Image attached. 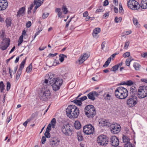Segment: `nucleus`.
Returning a JSON list of instances; mask_svg holds the SVG:
<instances>
[{
  "instance_id": "nucleus-51",
  "label": "nucleus",
  "mask_w": 147,
  "mask_h": 147,
  "mask_svg": "<svg viewBox=\"0 0 147 147\" xmlns=\"http://www.w3.org/2000/svg\"><path fill=\"white\" fill-rule=\"evenodd\" d=\"M11 86V85L10 83L9 82H7V91L9 90Z\"/></svg>"
},
{
  "instance_id": "nucleus-50",
  "label": "nucleus",
  "mask_w": 147,
  "mask_h": 147,
  "mask_svg": "<svg viewBox=\"0 0 147 147\" xmlns=\"http://www.w3.org/2000/svg\"><path fill=\"white\" fill-rule=\"evenodd\" d=\"M134 83L131 80H129L126 81V85L127 86H131L133 85Z\"/></svg>"
},
{
  "instance_id": "nucleus-7",
  "label": "nucleus",
  "mask_w": 147,
  "mask_h": 147,
  "mask_svg": "<svg viewBox=\"0 0 147 147\" xmlns=\"http://www.w3.org/2000/svg\"><path fill=\"white\" fill-rule=\"evenodd\" d=\"M61 131L65 135L68 136L71 134L73 129L71 126L69 124L67 123L62 127Z\"/></svg>"
},
{
  "instance_id": "nucleus-1",
  "label": "nucleus",
  "mask_w": 147,
  "mask_h": 147,
  "mask_svg": "<svg viewBox=\"0 0 147 147\" xmlns=\"http://www.w3.org/2000/svg\"><path fill=\"white\" fill-rule=\"evenodd\" d=\"M38 96L43 101H46L49 99L51 95L50 91L48 88L43 85L38 90Z\"/></svg>"
},
{
  "instance_id": "nucleus-54",
  "label": "nucleus",
  "mask_w": 147,
  "mask_h": 147,
  "mask_svg": "<svg viewBox=\"0 0 147 147\" xmlns=\"http://www.w3.org/2000/svg\"><path fill=\"white\" fill-rule=\"evenodd\" d=\"M129 41H127L125 43V45H124V48L125 49H127L128 48V47L129 45Z\"/></svg>"
},
{
  "instance_id": "nucleus-20",
  "label": "nucleus",
  "mask_w": 147,
  "mask_h": 147,
  "mask_svg": "<svg viewBox=\"0 0 147 147\" xmlns=\"http://www.w3.org/2000/svg\"><path fill=\"white\" fill-rule=\"evenodd\" d=\"M25 10V7H22L20 9L19 11L17 12V17H19L21 16H23Z\"/></svg>"
},
{
  "instance_id": "nucleus-21",
  "label": "nucleus",
  "mask_w": 147,
  "mask_h": 147,
  "mask_svg": "<svg viewBox=\"0 0 147 147\" xmlns=\"http://www.w3.org/2000/svg\"><path fill=\"white\" fill-rule=\"evenodd\" d=\"M88 56L87 54L86 53L84 54L83 56L82 57V58L80 59H79L78 61L79 64L80 65L83 63L88 58Z\"/></svg>"
},
{
  "instance_id": "nucleus-38",
  "label": "nucleus",
  "mask_w": 147,
  "mask_h": 147,
  "mask_svg": "<svg viewBox=\"0 0 147 147\" xmlns=\"http://www.w3.org/2000/svg\"><path fill=\"white\" fill-rule=\"evenodd\" d=\"M72 102H74L76 105L80 106L82 104V102L80 99L78 100H74Z\"/></svg>"
},
{
  "instance_id": "nucleus-4",
  "label": "nucleus",
  "mask_w": 147,
  "mask_h": 147,
  "mask_svg": "<svg viewBox=\"0 0 147 147\" xmlns=\"http://www.w3.org/2000/svg\"><path fill=\"white\" fill-rule=\"evenodd\" d=\"M63 82V80L58 77L53 78L50 84H52V86L53 90L56 91L60 89Z\"/></svg>"
},
{
  "instance_id": "nucleus-37",
  "label": "nucleus",
  "mask_w": 147,
  "mask_h": 147,
  "mask_svg": "<svg viewBox=\"0 0 147 147\" xmlns=\"http://www.w3.org/2000/svg\"><path fill=\"white\" fill-rule=\"evenodd\" d=\"M61 9L64 14H66L68 11L67 8L65 6H63L61 7Z\"/></svg>"
},
{
  "instance_id": "nucleus-46",
  "label": "nucleus",
  "mask_w": 147,
  "mask_h": 147,
  "mask_svg": "<svg viewBox=\"0 0 147 147\" xmlns=\"http://www.w3.org/2000/svg\"><path fill=\"white\" fill-rule=\"evenodd\" d=\"M125 147H134V145H133L131 143H127L125 144Z\"/></svg>"
},
{
  "instance_id": "nucleus-10",
  "label": "nucleus",
  "mask_w": 147,
  "mask_h": 147,
  "mask_svg": "<svg viewBox=\"0 0 147 147\" xmlns=\"http://www.w3.org/2000/svg\"><path fill=\"white\" fill-rule=\"evenodd\" d=\"M94 128L91 124L84 126L83 128V132L86 135H90L93 133Z\"/></svg>"
},
{
  "instance_id": "nucleus-48",
  "label": "nucleus",
  "mask_w": 147,
  "mask_h": 147,
  "mask_svg": "<svg viewBox=\"0 0 147 147\" xmlns=\"http://www.w3.org/2000/svg\"><path fill=\"white\" fill-rule=\"evenodd\" d=\"M43 0H37V8L43 3Z\"/></svg>"
},
{
  "instance_id": "nucleus-5",
  "label": "nucleus",
  "mask_w": 147,
  "mask_h": 147,
  "mask_svg": "<svg viewBox=\"0 0 147 147\" xmlns=\"http://www.w3.org/2000/svg\"><path fill=\"white\" fill-rule=\"evenodd\" d=\"M85 115L88 117H93L96 114V110L93 105H88L84 108Z\"/></svg>"
},
{
  "instance_id": "nucleus-19",
  "label": "nucleus",
  "mask_w": 147,
  "mask_h": 147,
  "mask_svg": "<svg viewBox=\"0 0 147 147\" xmlns=\"http://www.w3.org/2000/svg\"><path fill=\"white\" fill-rule=\"evenodd\" d=\"M99 123L100 125L102 126H107L109 127L111 123L109 122V120L105 119H102L99 122Z\"/></svg>"
},
{
  "instance_id": "nucleus-35",
  "label": "nucleus",
  "mask_w": 147,
  "mask_h": 147,
  "mask_svg": "<svg viewBox=\"0 0 147 147\" xmlns=\"http://www.w3.org/2000/svg\"><path fill=\"white\" fill-rule=\"evenodd\" d=\"M111 57H109L107 60L105 62V64L103 65L104 67H106L108 66L109 65V63L111 62Z\"/></svg>"
},
{
  "instance_id": "nucleus-27",
  "label": "nucleus",
  "mask_w": 147,
  "mask_h": 147,
  "mask_svg": "<svg viewBox=\"0 0 147 147\" xmlns=\"http://www.w3.org/2000/svg\"><path fill=\"white\" fill-rule=\"evenodd\" d=\"M55 12L57 13L58 17L61 18V16L62 14V12L61 9L59 8H56L55 9Z\"/></svg>"
},
{
  "instance_id": "nucleus-23",
  "label": "nucleus",
  "mask_w": 147,
  "mask_h": 147,
  "mask_svg": "<svg viewBox=\"0 0 147 147\" xmlns=\"http://www.w3.org/2000/svg\"><path fill=\"white\" fill-rule=\"evenodd\" d=\"M140 7L143 9H147V0H142L141 3Z\"/></svg>"
},
{
  "instance_id": "nucleus-3",
  "label": "nucleus",
  "mask_w": 147,
  "mask_h": 147,
  "mask_svg": "<svg viewBox=\"0 0 147 147\" xmlns=\"http://www.w3.org/2000/svg\"><path fill=\"white\" fill-rule=\"evenodd\" d=\"M115 96L120 99H125L128 96V91L125 88L122 87H119L115 92Z\"/></svg>"
},
{
  "instance_id": "nucleus-44",
  "label": "nucleus",
  "mask_w": 147,
  "mask_h": 147,
  "mask_svg": "<svg viewBox=\"0 0 147 147\" xmlns=\"http://www.w3.org/2000/svg\"><path fill=\"white\" fill-rule=\"evenodd\" d=\"M49 132L50 131H46L45 133V136L47 138H49L51 137V135Z\"/></svg>"
},
{
  "instance_id": "nucleus-64",
  "label": "nucleus",
  "mask_w": 147,
  "mask_h": 147,
  "mask_svg": "<svg viewBox=\"0 0 147 147\" xmlns=\"http://www.w3.org/2000/svg\"><path fill=\"white\" fill-rule=\"evenodd\" d=\"M106 42H103L101 44V49L102 50L104 49V48L105 47Z\"/></svg>"
},
{
  "instance_id": "nucleus-29",
  "label": "nucleus",
  "mask_w": 147,
  "mask_h": 147,
  "mask_svg": "<svg viewBox=\"0 0 147 147\" xmlns=\"http://www.w3.org/2000/svg\"><path fill=\"white\" fill-rule=\"evenodd\" d=\"M77 137L79 141H82L83 139V136L80 132H78L77 133Z\"/></svg>"
},
{
  "instance_id": "nucleus-22",
  "label": "nucleus",
  "mask_w": 147,
  "mask_h": 147,
  "mask_svg": "<svg viewBox=\"0 0 147 147\" xmlns=\"http://www.w3.org/2000/svg\"><path fill=\"white\" fill-rule=\"evenodd\" d=\"M3 41L2 42V44L3 45H6V46L8 45L9 44V46L10 44V40L9 38H5L3 39H2Z\"/></svg>"
},
{
  "instance_id": "nucleus-41",
  "label": "nucleus",
  "mask_w": 147,
  "mask_h": 147,
  "mask_svg": "<svg viewBox=\"0 0 147 147\" xmlns=\"http://www.w3.org/2000/svg\"><path fill=\"white\" fill-rule=\"evenodd\" d=\"M32 69V65L31 64H30L27 67L26 71L27 73H29L31 71Z\"/></svg>"
},
{
  "instance_id": "nucleus-49",
  "label": "nucleus",
  "mask_w": 147,
  "mask_h": 147,
  "mask_svg": "<svg viewBox=\"0 0 147 147\" xmlns=\"http://www.w3.org/2000/svg\"><path fill=\"white\" fill-rule=\"evenodd\" d=\"M137 93L136 90L133 91H130V96H136L135 95Z\"/></svg>"
},
{
  "instance_id": "nucleus-2",
  "label": "nucleus",
  "mask_w": 147,
  "mask_h": 147,
  "mask_svg": "<svg viewBox=\"0 0 147 147\" xmlns=\"http://www.w3.org/2000/svg\"><path fill=\"white\" fill-rule=\"evenodd\" d=\"M66 115L71 119L77 118L79 114V109L75 105H70L66 109Z\"/></svg>"
},
{
  "instance_id": "nucleus-57",
  "label": "nucleus",
  "mask_w": 147,
  "mask_h": 147,
  "mask_svg": "<svg viewBox=\"0 0 147 147\" xmlns=\"http://www.w3.org/2000/svg\"><path fill=\"white\" fill-rule=\"evenodd\" d=\"M36 115V114L35 113H33L32 114L31 116L30 117V118L28 119H29L30 121L31 120H33L34 119V117H35Z\"/></svg>"
},
{
  "instance_id": "nucleus-17",
  "label": "nucleus",
  "mask_w": 147,
  "mask_h": 147,
  "mask_svg": "<svg viewBox=\"0 0 147 147\" xmlns=\"http://www.w3.org/2000/svg\"><path fill=\"white\" fill-rule=\"evenodd\" d=\"M35 5V8L34 9V13L36 12L37 9V0H34V2L30 5L29 7L28 8V14L31 13V10L32 9L33 7Z\"/></svg>"
},
{
  "instance_id": "nucleus-13",
  "label": "nucleus",
  "mask_w": 147,
  "mask_h": 147,
  "mask_svg": "<svg viewBox=\"0 0 147 147\" xmlns=\"http://www.w3.org/2000/svg\"><path fill=\"white\" fill-rule=\"evenodd\" d=\"M26 60V58L23 59L22 62L21 63L20 65V67L18 70L16 77V80H18L19 78L20 75L21 74L22 70L23 69L24 65L25 64Z\"/></svg>"
},
{
  "instance_id": "nucleus-34",
  "label": "nucleus",
  "mask_w": 147,
  "mask_h": 147,
  "mask_svg": "<svg viewBox=\"0 0 147 147\" xmlns=\"http://www.w3.org/2000/svg\"><path fill=\"white\" fill-rule=\"evenodd\" d=\"M67 57V56L64 54H60L59 55V60L61 62H62L63 61L64 58Z\"/></svg>"
},
{
  "instance_id": "nucleus-33",
  "label": "nucleus",
  "mask_w": 147,
  "mask_h": 147,
  "mask_svg": "<svg viewBox=\"0 0 147 147\" xmlns=\"http://www.w3.org/2000/svg\"><path fill=\"white\" fill-rule=\"evenodd\" d=\"M133 66L135 69L136 70H139L140 67V64L136 62H135L134 63Z\"/></svg>"
},
{
  "instance_id": "nucleus-14",
  "label": "nucleus",
  "mask_w": 147,
  "mask_h": 147,
  "mask_svg": "<svg viewBox=\"0 0 147 147\" xmlns=\"http://www.w3.org/2000/svg\"><path fill=\"white\" fill-rule=\"evenodd\" d=\"M49 142L52 145L57 147L59 145L60 140L56 137H53L50 139Z\"/></svg>"
},
{
  "instance_id": "nucleus-59",
  "label": "nucleus",
  "mask_w": 147,
  "mask_h": 147,
  "mask_svg": "<svg viewBox=\"0 0 147 147\" xmlns=\"http://www.w3.org/2000/svg\"><path fill=\"white\" fill-rule=\"evenodd\" d=\"M31 22L28 21L27 22L26 24V26L27 28H29L31 26Z\"/></svg>"
},
{
  "instance_id": "nucleus-28",
  "label": "nucleus",
  "mask_w": 147,
  "mask_h": 147,
  "mask_svg": "<svg viewBox=\"0 0 147 147\" xmlns=\"http://www.w3.org/2000/svg\"><path fill=\"white\" fill-rule=\"evenodd\" d=\"M5 22L6 23V26H7V28L10 26L11 24V20L9 18H7L5 21Z\"/></svg>"
},
{
  "instance_id": "nucleus-40",
  "label": "nucleus",
  "mask_w": 147,
  "mask_h": 147,
  "mask_svg": "<svg viewBox=\"0 0 147 147\" xmlns=\"http://www.w3.org/2000/svg\"><path fill=\"white\" fill-rule=\"evenodd\" d=\"M133 21L134 24L136 26L138 27V25H139V23L138 22V21L137 18H134L133 19Z\"/></svg>"
},
{
  "instance_id": "nucleus-18",
  "label": "nucleus",
  "mask_w": 147,
  "mask_h": 147,
  "mask_svg": "<svg viewBox=\"0 0 147 147\" xmlns=\"http://www.w3.org/2000/svg\"><path fill=\"white\" fill-rule=\"evenodd\" d=\"M101 31L100 28H97L94 30L92 33V36L93 37L96 39H97L98 37V34Z\"/></svg>"
},
{
  "instance_id": "nucleus-53",
  "label": "nucleus",
  "mask_w": 147,
  "mask_h": 147,
  "mask_svg": "<svg viewBox=\"0 0 147 147\" xmlns=\"http://www.w3.org/2000/svg\"><path fill=\"white\" fill-rule=\"evenodd\" d=\"M111 96L108 94H107L105 98L107 100H111Z\"/></svg>"
},
{
  "instance_id": "nucleus-43",
  "label": "nucleus",
  "mask_w": 147,
  "mask_h": 147,
  "mask_svg": "<svg viewBox=\"0 0 147 147\" xmlns=\"http://www.w3.org/2000/svg\"><path fill=\"white\" fill-rule=\"evenodd\" d=\"M23 36H21L19 38V40H18V46H20L22 43L23 41Z\"/></svg>"
},
{
  "instance_id": "nucleus-26",
  "label": "nucleus",
  "mask_w": 147,
  "mask_h": 147,
  "mask_svg": "<svg viewBox=\"0 0 147 147\" xmlns=\"http://www.w3.org/2000/svg\"><path fill=\"white\" fill-rule=\"evenodd\" d=\"M123 142L124 143H129L130 139L127 136L125 135H123L122 137Z\"/></svg>"
},
{
  "instance_id": "nucleus-31",
  "label": "nucleus",
  "mask_w": 147,
  "mask_h": 147,
  "mask_svg": "<svg viewBox=\"0 0 147 147\" xmlns=\"http://www.w3.org/2000/svg\"><path fill=\"white\" fill-rule=\"evenodd\" d=\"M48 75L49 76V77L48 79H49V82L50 84L51 83V82L52 81V79L53 78H55L54 77L55 75L54 74L51 73H49Z\"/></svg>"
},
{
  "instance_id": "nucleus-58",
  "label": "nucleus",
  "mask_w": 147,
  "mask_h": 147,
  "mask_svg": "<svg viewBox=\"0 0 147 147\" xmlns=\"http://www.w3.org/2000/svg\"><path fill=\"white\" fill-rule=\"evenodd\" d=\"M118 69V67L117 66V65H115L114 66H113L111 68V69H112L111 71H115L117 69Z\"/></svg>"
},
{
  "instance_id": "nucleus-11",
  "label": "nucleus",
  "mask_w": 147,
  "mask_h": 147,
  "mask_svg": "<svg viewBox=\"0 0 147 147\" xmlns=\"http://www.w3.org/2000/svg\"><path fill=\"white\" fill-rule=\"evenodd\" d=\"M109 126L110 129L112 133L117 134L120 130V125L116 123L111 124Z\"/></svg>"
},
{
  "instance_id": "nucleus-52",
  "label": "nucleus",
  "mask_w": 147,
  "mask_h": 147,
  "mask_svg": "<svg viewBox=\"0 0 147 147\" xmlns=\"http://www.w3.org/2000/svg\"><path fill=\"white\" fill-rule=\"evenodd\" d=\"M49 15V13H44L42 16V18L43 19L46 18L48 17Z\"/></svg>"
},
{
  "instance_id": "nucleus-6",
  "label": "nucleus",
  "mask_w": 147,
  "mask_h": 147,
  "mask_svg": "<svg viewBox=\"0 0 147 147\" xmlns=\"http://www.w3.org/2000/svg\"><path fill=\"white\" fill-rule=\"evenodd\" d=\"M138 97L141 98L147 96V86H140L138 92Z\"/></svg>"
},
{
  "instance_id": "nucleus-30",
  "label": "nucleus",
  "mask_w": 147,
  "mask_h": 147,
  "mask_svg": "<svg viewBox=\"0 0 147 147\" xmlns=\"http://www.w3.org/2000/svg\"><path fill=\"white\" fill-rule=\"evenodd\" d=\"M5 86L3 82L1 81L0 82V92H3L5 90Z\"/></svg>"
},
{
  "instance_id": "nucleus-56",
  "label": "nucleus",
  "mask_w": 147,
  "mask_h": 147,
  "mask_svg": "<svg viewBox=\"0 0 147 147\" xmlns=\"http://www.w3.org/2000/svg\"><path fill=\"white\" fill-rule=\"evenodd\" d=\"M51 125L50 123H49L46 129V131H50L51 129Z\"/></svg>"
},
{
  "instance_id": "nucleus-62",
  "label": "nucleus",
  "mask_w": 147,
  "mask_h": 147,
  "mask_svg": "<svg viewBox=\"0 0 147 147\" xmlns=\"http://www.w3.org/2000/svg\"><path fill=\"white\" fill-rule=\"evenodd\" d=\"M30 120L29 119H27V120L24 123L23 125L25 127L26 126L28 123L30 121Z\"/></svg>"
},
{
  "instance_id": "nucleus-39",
  "label": "nucleus",
  "mask_w": 147,
  "mask_h": 147,
  "mask_svg": "<svg viewBox=\"0 0 147 147\" xmlns=\"http://www.w3.org/2000/svg\"><path fill=\"white\" fill-rule=\"evenodd\" d=\"M9 46V44L7 46L1 44L0 45V48L1 50L3 51L6 49Z\"/></svg>"
},
{
  "instance_id": "nucleus-63",
  "label": "nucleus",
  "mask_w": 147,
  "mask_h": 147,
  "mask_svg": "<svg viewBox=\"0 0 147 147\" xmlns=\"http://www.w3.org/2000/svg\"><path fill=\"white\" fill-rule=\"evenodd\" d=\"M109 4V1L107 0L105 1L104 2L103 6H106L107 5Z\"/></svg>"
},
{
  "instance_id": "nucleus-60",
  "label": "nucleus",
  "mask_w": 147,
  "mask_h": 147,
  "mask_svg": "<svg viewBox=\"0 0 147 147\" xmlns=\"http://www.w3.org/2000/svg\"><path fill=\"white\" fill-rule=\"evenodd\" d=\"M57 54V53H55L54 54H52L50 53L49 55H48V57H53L56 56Z\"/></svg>"
},
{
  "instance_id": "nucleus-25",
  "label": "nucleus",
  "mask_w": 147,
  "mask_h": 147,
  "mask_svg": "<svg viewBox=\"0 0 147 147\" xmlns=\"http://www.w3.org/2000/svg\"><path fill=\"white\" fill-rule=\"evenodd\" d=\"M87 96L88 98L92 100H94L95 99V98L92 92H91L87 94Z\"/></svg>"
},
{
  "instance_id": "nucleus-9",
  "label": "nucleus",
  "mask_w": 147,
  "mask_h": 147,
  "mask_svg": "<svg viewBox=\"0 0 147 147\" xmlns=\"http://www.w3.org/2000/svg\"><path fill=\"white\" fill-rule=\"evenodd\" d=\"M97 142L101 146H105L108 144V142L106 136L103 135H100L97 138Z\"/></svg>"
},
{
  "instance_id": "nucleus-45",
  "label": "nucleus",
  "mask_w": 147,
  "mask_h": 147,
  "mask_svg": "<svg viewBox=\"0 0 147 147\" xmlns=\"http://www.w3.org/2000/svg\"><path fill=\"white\" fill-rule=\"evenodd\" d=\"M132 60V59H131L130 58L127 59L125 61L126 65L127 66H129L130 64V63Z\"/></svg>"
},
{
  "instance_id": "nucleus-32",
  "label": "nucleus",
  "mask_w": 147,
  "mask_h": 147,
  "mask_svg": "<svg viewBox=\"0 0 147 147\" xmlns=\"http://www.w3.org/2000/svg\"><path fill=\"white\" fill-rule=\"evenodd\" d=\"M0 36L1 39H3L5 38V30L4 29H2L1 31L0 32Z\"/></svg>"
},
{
  "instance_id": "nucleus-8",
  "label": "nucleus",
  "mask_w": 147,
  "mask_h": 147,
  "mask_svg": "<svg viewBox=\"0 0 147 147\" xmlns=\"http://www.w3.org/2000/svg\"><path fill=\"white\" fill-rule=\"evenodd\" d=\"M127 4L128 7L131 9L138 10L140 7V4L135 0H130Z\"/></svg>"
},
{
  "instance_id": "nucleus-42",
  "label": "nucleus",
  "mask_w": 147,
  "mask_h": 147,
  "mask_svg": "<svg viewBox=\"0 0 147 147\" xmlns=\"http://www.w3.org/2000/svg\"><path fill=\"white\" fill-rule=\"evenodd\" d=\"M122 18L121 17H120L119 18L116 17L115 19V21L117 23H118L119 22H121L122 20Z\"/></svg>"
},
{
  "instance_id": "nucleus-12",
  "label": "nucleus",
  "mask_w": 147,
  "mask_h": 147,
  "mask_svg": "<svg viewBox=\"0 0 147 147\" xmlns=\"http://www.w3.org/2000/svg\"><path fill=\"white\" fill-rule=\"evenodd\" d=\"M137 100L136 96H129L126 102L127 105L129 107H134L137 104Z\"/></svg>"
},
{
  "instance_id": "nucleus-61",
  "label": "nucleus",
  "mask_w": 147,
  "mask_h": 147,
  "mask_svg": "<svg viewBox=\"0 0 147 147\" xmlns=\"http://www.w3.org/2000/svg\"><path fill=\"white\" fill-rule=\"evenodd\" d=\"M87 99V98L86 96H84L83 97H82L80 98V99L81 101H83Z\"/></svg>"
},
{
  "instance_id": "nucleus-55",
  "label": "nucleus",
  "mask_w": 147,
  "mask_h": 147,
  "mask_svg": "<svg viewBox=\"0 0 147 147\" xmlns=\"http://www.w3.org/2000/svg\"><path fill=\"white\" fill-rule=\"evenodd\" d=\"M46 139L45 137L43 136L42 137L41 139L42 144H44L46 141Z\"/></svg>"
},
{
  "instance_id": "nucleus-24",
  "label": "nucleus",
  "mask_w": 147,
  "mask_h": 147,
  "mask_svg": "<svg viewBox=\"0 0 147 147\" xmlns=\"http://www.w3.org/2000/svg\"><path fill=\"white\" fill-rule=\"evenodd\" d=\"M74 125L76 129H80L81 127L80 123L78 121H76L74 124Z\"/></svg>"
},
{
  "instance_id": "nucleus-36",
  "label": "nucleus",
  "mask_w": 147,
  "mask_h": 147,
  "mask_svg": "<svg viewBox=\"0 0 147 147\" xmlns=\"http://www.w3.org/2000/svg\"><path fill=\"white\" fill-rule=\"evenodd\" d=\"M56 120L55 118H53L51 121V125L52 127L54 128L55 126Z\"/></svg>"
},
{
  "instance_id": "nucleus-47",
  "label": "nucleus",
  "mask_w": 147,
  "mask_h": 147,
  "mask_svg": "<svg viewBox=\"0 0 147 147\" xmlns=\"http://www.w3.org/2000/svg\"><path fill=\"white\" fill-rule=\"evenodd\" d=\"M130 55V53L129 52H127L124 53L123 55V57L124 58L128 57Z\"/></svg>"
},
{
  "instance_id": "nucleus-16",
  "label": "nucleus",
  "mask_w": 147,
  "mask_h": 147,
  "mask_svg": "<svg viewBox=\"0 0 147 147\" xmlns=\"http://www.w3.org/2000/svg\"><path fill=\"white\" fill-rule=\"evenodd\" d=\"M8 6V3L6 0H0V10H5Z\"/></svg>"
},
{
  "instance_id": "nucleus-15",
  "label": "nucleus",
  "mask_w": 147,
  "mask_h": 147,
  "mask_svg": "<svg viewBox=\"0 0 147 147\" xmlns=\"http://www.w3.org/2000/svg\"><path fill=\"white\" fill-rule=\"evenodd\" d=\"M110 142L112 146H117L119 144V141L118 139L116 136H114L110 138Z\"/></svg>"
}]
</instances>
